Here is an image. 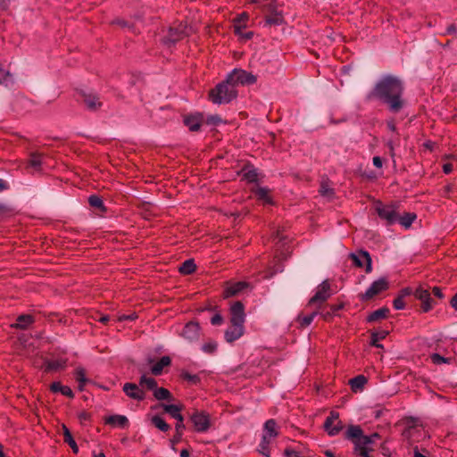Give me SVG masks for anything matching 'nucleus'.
<instances>
[{"instance_id":"1","label":"nucleus","mask_w":457,"mask_h":457,"mask_svg":"<svg viewBox=\"0 0 457 457\" xmlns=\"http://www.w3.org/2000/svg\"><path fill=\"white\" fill-rule=\"evenodd\" d=\"M403 93V81L396 76L386 75L375 83L372 89L366 95L365 100L378 101L390 112L398 113L405 106Z\"/></svg>"},{"instance_id":"2","label":"nucleus","mask_w":457,"mask_h":457,"mask_svg":"<svg viewBox=\"0 0 457 457\" xmlns=\"http://www.w3.org/2000/svg\"><path fill=\"white\" fill-rule=\"evenodd\" d=\"M237 96V91L226 78L209 91L208 98L215 104H228Z\"/></svg>"},{"instance_id":"3","label":"nucleus","mask_w":457,"mask_h":457,"mask_svg":"<svg viewBox=\"0 0 457 457\" xmlns=\"http://www.w3.org/2000/svg\"><path fill=\"white\" fill-rule=\"evenodd\" d=\"M345 438L351 442H358L366 448H372L370 445L375 444L376 439L380 438V436L377 432L365 436L359 425H349L345 432Z\"/></svg>"},{"instance_id":"4","label":"nucleus","mask_w":457,"mask_h":457,"mask_svg":"<svg viewBox=\"0 0 457 457\" xmlns=\"http://www.w3.org/2000/svg\"><path fill=\"white\" fill-rule=\"evenodd\" d=\"M331 295V286L329 281L326 279L317 287L314 295L310 298L306 307L314 306L317 310H321Z\"/></svg>"},{"instance_id":"5","label":"nucleus","mask_w":457,"mask_h":457,"mask_svg":"<svg viewBox=\"0 0 457 457\" xmlns=\"http://www.w3.org/2000/svg\"><path fill=\"white\" fill-rule=\"evenodd\" d=\"M375 211L386 226H392L397 222L398 212L396 204H384L378 200L375 203Z\"/></svg>"},{"instance_id":"6","label":"nucleus","mask_w":457,"mask_h":457,"mask_svg":"<svg viewBox=\"0 0 457 457\" xmlns=\"http://www.w3.org/2000/svg\"><path fill=\"white\" fill-rule=\"evenodd\" d=\"M388 288L389 282L386 278L383 277L373 281L365 293L359 295V298L362 302H368Z\"/></svg>"},{"instance_id":"7","label":"nucleus","mask_w":457,"mask_h":457,"mask_svg":"<svg viewBox=\"0 0 457 457\" xmlns=\"http://www.w3.org/2000/svg\"><path fill=\"white\" fill-rule=\"evenodd\" d=\"M227 78L235 88L238 85H253L257 80L256 77L252 73L238 69H235L227 76Z\"/></svg>"},{"instance_id":"8","label":"nucleus","mask_w":457,"mask_h":457,"mask_svg":"<svg viewBox=\"0 0 457 457\" xmlns=\"http://www.w3.org/2000/svg\"><path fill=\"white\" fill-rule=\"evenodd\" d=\"M349 258L353 261L354 266L358 268L365 267V272L372 271V259L368 251L360 249L356 253H351Z\"/></svg>"},{"instance_id":"9","label":"nucleus","mask_w":457,"mask_h":457,"mask_svg":"<svg viewBox=\"0 0 457 457\" xmlns=\"http://www.w3.org/2000/svg\"><path fill=\"white\" fill-rule=\"evenodd\" d=\"M190 420L196 432H206L211 427L210 415L206 411L195 410Z\"/></svg>"},{"instance_id":"10","label":"nucleus","mask_w":457,"mask_h":457,"mask_svg":"<svg viewBox=\"0 0 457 457\" xmlns=\"http://www.w3.org/2000/svg\"><path fill=\"white\" fill-rule=\"evenodd\" d=\"M323 428L331 436L339 434L343 429L342 421L339 420V413L335 411H331L325 420Z\"/></svg>"},{"instance_id":"11","label":"nucleus","mask_w":457,"mask_h":457,"mask_svg":"<svg viewBox=\"0 0 457 457\" xmlns=\"http://www.w3.org/2000/svg\"><path fill=\"white\" fill-rule=\"evenodd\" d=\"M122 390L130 399L140 402L145 398V393L139 384L137 385L136 383L127 382L123 385Z\"/></svg>"},{"instance_id":"12","label":"nucleus","mask_w":457,"mask_h":457,"mask_svg":"<svg viewBox=\"0 0 457 457\" xmlns=\"http://www.w3.org/2000/svg\"><path fill=\"white\" fill-rule=\"evenodd\" d=\"M201 328L198 322L189 321L187 322L180 333V336L189 342H194L200 337Z\"/></svg>"},{"instance_id":"13","label":"nucleus","mask_w":457,"mask_h":457,"mask_svg":"<svg viewBox=\"0 0 457 457\" xmlns=\"http://www.w3.org/2000/svg\"><path fill=\"white\" fill-rule=\"evenodd\" d=\"M230 323L244 324L245 320V306L242 302H234L229 308Z\"/></svg>"},{"instance_id":"14","label":"nucleus","mask_w":457,"mask_h":457,"mask_svg":"<svg viewBox=\"0 0 457 457\" xmlns=\"http://www.w3.org/2000/svg\"><path fill=\"white\" fill-rule=\"evenodd\" d=\"M414 296L421 302V309L423 312H428L433 308V300L428 289L422 287H418L414 291Z\"/></svg>"},{"instance_id":"15","label":"nucleus","mask_w":457,"mask_h":457,"mask_svg":"<svg viewBox=\"0 0 457 457\" xmlns=\"http://www.w3.org/2000/svg\"><path fill=\"white\" fill-rule=\"evenodd\" d=\"M184 124L192 132H197L201 129L204 122V115L202 113H195L184 116Z\"/></svg>"},{"instance_id":"16","label":"nucleus","mask_w":457,"mask_h":457,"mask_svg":"<svg viewBox=\"0 0 457 457\" xmlns=\"http://www.w3.org/2000/svg\"><path fill=\"white\" fill-rule=\"evenodd\" d=\"M244 324L230 323V326L225 331V339L228 343H233L244 335Z\"/></svg>"},{"instance_id":"17","label":"nucleus","mask_w":457,"mask_h":457,"mask_svg":"<svg viewBox=\"0 0 457 457\" xmlns=\"http://www.w3.org/2000/svg\"><path fill=\"white\" fill-rule=\"evenodd\" d=\"M148 363L152 364L151 366V373L154 376H160L162 374L164 368L170 367L171 365V359L170 356L165 355L162 356L159 361L154 362V359L149 358Z\"/></svg>"},{"instance_id":"18","label":"nucleus","mask_w":457,"mask_h":457,"mask_svg":"<svg viewBox=\"0 0 457 457\" xmlns=\"http://www.w3.org/2000/svg\"><path fill=\"white\" fill-rule=\"evenodd\" d=\"M248 287L249 284L245 281H238L230 284L228 283L222 293L223 298L226 299L238 295L240 292H242L244 289L247 288Z\"/></svg>"},{"instance_id":"19","label":"nucleus","mask_w":457,"mask_h":457,"mask_svg":"<svg viewBox=\"0 0 457 457\" xmlns=\"http://www.w3.org/2000/svg\"><path fill=\"white\" fill-rule=\"evenodd\" d=\"M79 96L82 97L87 108L90 111H96L102 106V102L99 100L97 95L86 93L84 91L79 92Z\"/></svg>"},{"instance_id":"20","label":"nucleus","mask_w":457,"mask_h":457,"mask_svg":"<svg viewBox=\"0 0 457 457\" xmlns=\"http://www.w3.org/2000/svg\"><path fill=\"white\" fill-rule=\"evenodd\" d=\"M35 322V317L31 314H21L16 319V323L12 325V328L16 329L25 330Z\"/></svg>"},{"instance_id":"21","label":"nucleus","mask_w":457,"mask_h":457,"mask_svg":"<svg viewBox=\"0 0 457 457\" xmlns=\"http://www.w3.org/2000/svg\"><path fill=\"white\" fill-rule=\"evenodd\" d=\"M251 3L259 4V8L265 15L278 11L277 4L274 0H251Z\"/></svg>"},{"instance_id":"22","label":"nucleus","mask_w":457,"mask_h":457,"mask_svg":"<svg viewBox=\"0 0 457 457\" xmlns=\"http://www.w3.org/2000/svg\"><path fill=\"white\" fill-rule=\"evenodd\" d=\"M248 19V14L246 12H243L233 20V29L235 35H242V30L246 28V22Z\"/></svg>"},{"instance_id":"23","label":"nucleus","mask_w":457,"mask_h":457,"mask_svg":"<svg viewBox=\"0 0 457 457\" xmlns=\"http://www.w3.org/2000/svg\"><path fill=\"white\" fill-rule=\"evenodd\" d=\"M389 313H390V310L387 307L379 308V309L370 312L367 316L366 321L369 323H372V322L378 321L380 320H385V319L388 318Z\"/></svg>"},{"instance_id":"24","label":"nucleus","mask_w":457,"mask_h":457,"mask_svg":"<svg viewBox=\"0 0 457 457\" xmlns=\"http://www.w3.org/2000/svg\"><path fill=\"white\" fill-rule=\"evenodd\" d=\"M104 423L112 427L126 428L129 425V420L123 415H111L104 419Z\"/></svg>"},{"instance_id":"25","label":"nucleus","mask_w":457,"mask_h":457,"mask_svg":"<svg viewBox=\"0 0 457 457\" xmlns=\"http://www.w3.org/2000/svg\"><path fill=\"white\" fill-rule=\"evenodd\" d=\"M50 390L53 393H61L71 399L74 398V393L71 388L68 386L62 385L61 382H53L50 386Z\"/></svg>"},{"instance_id":"26","label":"nucleus","mask_w":457,"mask_h":457,"mask_svg":"<svg viewBox=\"0 0 457 457\" xmlns=\"http://www.w3.org/2000/svg\"><path fill=\"white\" fill-rule=\"evenodd\" d=\"M276 428L277 423L275 420H268L264 424L262 436H267V438H269L270 440H271L272 437H277L278 436V432Z\"/></svg>"},{"instance_id":"27","label":"nucleus","mask_w":457,"mask_h":457,"mask_svg":"<svg viewBox=\"0 0 457 457\" xmlns=\"http://www.w3.org/2000/svg\"><path fill=\"white\" fill-rule=\"evenodd\" d=\"M317 315H319V310L315 308V310L308 315L299 314L296 318V322L301 328H304L311 325Z\"/></svg>"},{"instance_id":"28","label":"nucleus","mask_w":457,"mask_h":457,"mask_svg":"<svg viewBox=\"0 0 457 457\" xmlns=\"http://www.w3.org/2000/svg\"><path fill=\"white\" fill-rule=\"evenodd\" d=\"M416 218V214L412 212H405L403 215L397 212V222L405 228H410Z\"/></svg>"},{"instance_id":"29","label":"nucleus","mask_w":457,"mask_h":457,"mask_svg":"<svg viewBox=\"0 0 457 457\" xmlns=\"http://www.w3.org/2000/svg\"><path fill=\"white\" fill-rule=\"evenodd\" d=\"M153 395L155 399L159 401L167 400L169 402H171L174 400L172 394L164 387H156L155 390L153 392Z\"/></svg>"},{"instance_id":"30","label":"nucleus","mask_w":457,"mask_h":457,"mask_svg":"<svg viewBox=\"0 0 457 457\" xmlns=\"http://www.w3.org/2000/svg\"><path fill=\"white\" fill-rule=\"evenodd\" d=\"M88 204L91 207L98 210L102 213L107 211L102 198L96 195H92L88 197Z\"/></svg>"},{"instance_id":"31","label":"nucleus","mask_w":457,"mask_h":457,"mask_svg":"<svg viewBox=\"0 0 457 457\" xmlns=\"http://www.w3.org/2000/svg\"><path fill=\"white\" fill-rule=\"evenodd\" d=\"M283 21H284L283 15L278 11L265 15V22L267 25H270V26L280 25L283 23Z\"/></svg>"},{"instance_id":"32","label":"nucleus","mask_w":457,"mask_h":457,"mask_svg":"<svg viewBox=\"0 0 457 457\" xmlns=\"http://www.w3.org/2000/svg\"><path fill=\"white\" fill-rule=\"evenodd\" d=\"M387 335H388V331H386V330L371 332L370 345L377 348H382L383 347L382 345H380L378 342H379V340L386 338Z\"/></svg>"},{"instance_id":"33","label":"nucleus","mask_w":457,"mask_h":457,"mask_svg":"<svg viewBox=\"0 0 457 457\" xmlns=\"http://www.w3.org/2000/svg\"><path fill=\"white\" fill-rule=\"evenodd\" d=\"M164 412L170 414L172 418L176 419L182 415L180 412L183 410V405L177 404H162Z\"/></svg>"},{"instance_id":"34","label":"nucleus","mask_w":457,"mask_h":457,"mask_svg":"<svg viewBox=\"0 0 457 457\" xmlns=\"http://www.w3.org/2000/svg\"><path fill=\"white\" fill-rule=\"evenodd\" d=\"M353 445V453L357 457H371L370 453L373 451V448H366L361 445L358 442H352Z\"/></svg>"},{"instance_id":"35","label":"nucleus","mask_w":457,"mask_h":457,"mask_svg":"<svg viewBox=\"0 0 457 457\" xmlns=\"http://www.w3.org/2000/svg\"><path fill=\"white\" fill-rule=\"evenodd\" d=\"M139 386L154 392L157 387V381L154 378L146 377L144 374L139 379Z\"/></svg>"},{"instance_id":"36","label":"nucleus","mask_w":457,"mask_h":457,"mask_svg":"<svg viewBox=\"0 0 457 457\" xmlns=\"http://www.w3.org/2000/svg\"><path fill=\"white\" fill-rule=\"evenodd\" d=\"M196 265L193 259L186 260L182 264L180 265L179 270L181 274L184 275H189L195 271Z\"/></svg>"},{"instance_id":"37","label":"nucleus","mask_w":457,"mask_h":457,"mask_svg":"<svg viewBox=\"0 0 457 457\" xmlns=\"http://www.w3.org/2000/svg\"><path fill=\"white\" fill-rule=\"evenodd\" d=\"M151 423L162 432H167L170 429V426L160 416L154 415L151 419Z\"/></svg>"},{"instance_id":"38","label":"nucleus","mask_w":457,"mask_h":457,"mask_svg":"<svg viewBox=\"0 0 457 457\" xmlns=\"http://www.w3.org/2000/svg\"><path fill=\"white\" fill-rule=\"evenodd\" d=\"M367 383V378L363 375H358L350 379L349 384L353 391L362 389L364 385Z\"/></svg>"},{"instance_id":"39","label":"nucleus","mask_w":457,"mask_h":457,"mask_svg":"<svg viewBox=\"0 0 457 457\" xmlns=\"http://www.w3.org/2000/svg\"><path fill=\"white\" fill-rule=\"evenodd\" d=\"M75 378L79 382V390L83 391L86 383L88 381L86 377V370L83 368L76 369Z\"/></svg>"},{"instance_id":"40","label":"nucleus","mask_w":457,"mask_h":457,"mask_svg":"<svg viewBox=\"0 0 457 457\" xmlns=\"http://www.w3.org/2000/svg\"><path fill=\"white\" fill-rule=\"evenodd\" d=\"M65 367V362L60 360L49 361L46 363L45 371H57L59 370H62Z\"/></svg>"},{"instance_id":"41","label":"nucleus","mask_w":457,"mask_h":457,"mask_svg":"<svg viewBox=\"0 0 457 457\" xmlns=\"http://www.w3.org/2000/svg\"><path fill=\"white\" fill-rule=\"evenodd\" d=\"M255 195L259 200H262L265 204H272V198L270 195V190L265 187H258L255 191Z\"/></svg>"},{"instance_id":"42","label":"nucleus","mask_w":457,"mask_h":457,"mask_svg":"<svg viewBox=\"0 0 457 457\" xmlns=\"http://www.w3.org/2000/svg\"><path fill=\"white\" fill-rule=\"evenodd\" d=\"M243 178L248 182H255L258 179V174L255 169L245 166L242 169Z\"/></svg>"},{"instance_id":"43","label":"nucleus","mask_w":457,"mask_h":457,"mask_svg":"<svg viewBox=\"0 0 457 457\" xmlns=\"http://www.w3.org/2000/svg\"><path fill=\"white\" fill-rule=\"evenodd\" d=\"M271 440L267 438V436H262V441L259 445L258 452L262 454L264 457H270V445Z\"/></svg>"},{"instance_id":"44","label":"nucleus","mask_w":457,"mask_h":457,"mask_svg":"<svg viewBox=\"0 0 457 457\" xmlns=\"http://www.w3.org/2000/svg\"><path fill=\"white\" fill-rule=\"evenodd\" d=\"M180 378L183 380L187 381L191 385H197L201 381V378H200V377L198 375L191 374V373H189L187 370H182L181 371Z\"/></svg>"},{"instance_id":"45","label":"nucleus","mask_w":457,"mask_h":457,"mask_svg":"<svg viewBox=\"0 0 457 457\" xmlns=\"http://www.w3.org/2000/svg\"><path fill=\"white\" fill-rule=\"evenodd\" d=\"M185 37V32L179 28H170L169 31V40L175 43Z\"/></svg>"},{"instance_id":"46","label":"nucleus","mask_w":457,"mask_h":457,"mask_svg":"<svg viewBox=\"0 0 457 457\" xmlns=\"http://www.w3.org/2000/svg\"><path fill=\"white\" fill-rule=\"evenodd\" d=\"M319 193L322 196H328V197H332L335 195L334 189L332 187H330L327 182H322L320 184Z\"/></svg>"},{"instance_id":"47","label":"nucleus","mask_w":457,"mask_h":457,"mask_svg":"<svg viewBox=\"0 0 457 457\" xmlns=\"http://www.w3.org/2000/svg\"><path fill=\"white\" fill-rule=\"evenodd\" d=\"M29 164L36 169H39L42 164L41 154L37 153H32L29 159Z\"/></svg>"},{"instance_id":"48","label":"nucleus","mask_w":457,"mask_h":457,"mask_svg":"<svg viewBox=\"0 0 457 457\" xmlns=\"http://www.w3.org/2000/svg\"><path fill=\"white\" fill-rule=\"evenodd\" d=\"M218 348V344L216 343V341H213V340H210L206 343H204L202 346V350L208 353V354H212L216 352Z\"/></svg>"},{"instance_id":"49","label":"nucleus","mask_w":457,"mask_h":457,"mask_svg":"<svg viewBox=\"0 0 457 457\" xmlns=\"http://www.w3.org/2000/svg\"><path fill=\"white\" fill-rule=\"evenodd\" d=\"M62 436H63L64 443L70 445V444H72L73 442H75L70 429L66 427V425L62 424Z\"/></svg>"},{"instance_id":"50","label":"nucleus","mask_w":457,"mask_h":457,"mask_svg":"<svg viewBox=\"0 0 457 457\" xmlns=\"http://www.w3.org/2000/svg\"><path fill=\"white\" fill-rule=\"evenodd\" d=\"M430 358L435 364L450 363L453 360L451 358L443 357L439 353H433Z\"/></svg>"},{"instance_id":"51","label":"nucleus","mask_w":457,"mask_h":457,"mask_svg":"<svg viewBox=\"0 0 457 457\" xmlns=\"http://www.w3.org/2000/svg\"><path fill=\"white\" fill-rule=\"evenodd\" d=\"M405 298L402 297L400 295L393 301V306L395 310H403L406 306V303L404 301Z\"/></svg>"},{"instance_id":"52","label":"nucleus","mask_w":457,"mask_h":457,"mask_svg":"<svg viewBox=\"0 0 457 457\" xmlns=\"http://www.w3.org/2000/svg\"><path fill=\"white\" fill-rule=\"evenodd\" d=\"M319 314L322 317V319L325 321H330L335 315L330 309L329 310H324V309L319 310Z\"/></svg>"},{"instance_id":"53","label":"nucleus","mask_w":457,"mask_h":457,"mask_svg":"<svg viewBox=\"0 0 457 457\" xmlns=\"http://www.w3.org/2000/svg\"><path fill=\"white\" fill-rule=\"evenodd\" d=\"M175 420H177V423L175 425V431L183 432L185 429L183 416L180 415L179 416V418H176Z\"/></svg>"},{"instance_id":"54","label":"nucleus","mask_w":457,"mask_h":457,"mask_svg":"<svg viewBox=\"0 0 457 457\" xmlns=\"http://www.w3.org/2000/svg\"><path fill=\"white\" fill-rule=\"evenodd\" d=\"M414 291L411 287H406L402 288L398 295H400L402 297L406 298L407 296H411V295H414Z\"/></svg>"},{"instance_id":"55","label":"nucleus","mask_w":457,"mask_h":457,"mask_svg":"<svg viewBox=\"0 0 457 457\" xmlns=\"http://www.w3.org/2000/svg\"><path fill=\"white\" fill-rule=\"evenodd\" d=\"M211 323L213 326H220L223 323V317L220 313H216L212 317Z\"/></svg>"},{"instance_id":"56","label":"nucleus","mask_w":457,"mask_h":457,"mask_svg":"<svg viewBox=\"0 0 457 457\" xmlns=\"http://www.w3.org/2000/svg\"><path fill=\"white\" fill-rule=\"evenodd\" d=\"M285 457H301V453L291 448H286L283 453Z\"/></svg>"},{"instance_id":"57","label":"nucleus","mask_w":457,"mask_h":457,"mask_svg":"<svg viewBox=\"0 0 457 457\" xmlns=\"http://www.w3.org/2000/svg\"><path fill=\"white\" fill-rule=\"evenodd\" d=\"M206 121L208 124L218 125L222 121V120L219 115L216 114L209 116Z\"/></svg>"},{"instance_id":"58","label":"nucleus","mask_w":457,"mask_h":457,"mask_svg":"<svg viewBox=\"0 0 457 457\" xmlns=\"http://www.w3.org/2000/svg\"><path fill=\"white\" fill-rule=\"evenodd\" d=\"M183 432H175V435L170 439V443L172 445L179 444L182 440Z\"/></svg>"},{"instance_id":"59","label":"nucleus","mask_w":457,"mask_h":457,"mask_svg":"<svg viewBox=\"0 0 457 457\" xmlns=\"http://www.w3.org/2000/svg\"><path fill=\"white\" fill-rule=\"evenodd\" d=\"M432 293H433V295H434L436 297H437V298H439V299H443V298H444V296H445V295H444V294H443V292H442V289H441L440 287H434L432 288Z\"/></svg>"},{"instance_id":"60","label":"nucleus","mask_w":457,"mask_h":457,"mask_svg":"<svg viewBox=\"0 0 457 457\" xmlns=\"http://www.w3.org/2000/svg\"><path fill=\"white\" fill-rule=\"evenodd\" d=\"M328 307L333 312V313L336 315V313L338 311H340V310H342L344 308V303H337V304H330Z\"/></svg>"},{"instance_id":"61","label":"nucleus","mask_w":457,"mask_h":457,"mask_svg":"<svg viewBox=\"0 0 457 457\" xmlns=\"http://www.w3.org/2000/svg\"><path fill=\"white\" fill-rule=\"evenodd\" d=\"M372 162L374 166H376L377 168H382L383 161L379 156H374Z\"/></svg>"},{"instance_id":"62","label":"nucleus","mask_w":457,"mask_h":457,"mask_svg":"<svg viewBox=\"0 0 457 457\" xmlns=\"http://www.w3.org/2000/svg\"><path fill=\"white\" fill-rule=\"evenodd\" d=\"M285 239H286V237H284L282 232L279 230H277L276 233L273 235V240H278L279 242H282Z\"/></svg>"},{"instance_id":"63","label":"nucleus","mask_w":457,"mask_h":457,"mask_svg":"<svg viewBox=\"0 0 457 457\" xmlns=\"http://www.w3.org/2000/svg\"><path fill=\"white\" fill-rule=\"evenodd\" d=\"M443 171L445 174H450L453 171V164L450 162L445 163L443 165Z\"/></svg>"},{"instance_id":"64","label":"nucleus","mask_w":457,"mask_h":457,"mask_svg":"<svg viewBox=\"0 0 457 457\" xmlns=\"http://www.w3.org/2000/svg\"><path fill=\"white\" fill-rule=\"evenodd\" d=\"M450 304L457 312V293L452 297Z\"/></svg>"}]
</instances>
